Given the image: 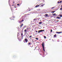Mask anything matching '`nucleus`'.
Here are the masks:
<instances>
[{
	"mask_svg": "<svg viewBox=\"0 0 62 62\" xmlns=\"http://www.w3.org/2000/svg\"><path fill=\"white\" fill-rule=\"evenodd\" d=\"M42 47H43V50L44 52L45 51V49H44V43L43 42L42 44Z\"/></svg>",
	"mask_w": 62,
	"mask_h": 62,
	"instance_id": "1",
	"label": "nucleus"
},
{
	"mask_svg": "<svg viewBox=\"0 0 62 62\" xmlns=\"http://www.w3.org/2000/svg\"><path fill=\"white\" fill-rule=\"evenodd\" d=\"M42 31H44V30H41L38 31V33H39L40 32H42Z\"/></svg>",
	"mask_w": 62,
	"mask_h": 62,
	"instance_id": "2",
	"label": "nucleus"
},
{
	"mask_svg": "<svg viewBox=\"0 0 62 62\" xmlns=\"http://www.w3.org/2000/svg\"><path fill=\"white\" fill-rule=\"evenodd\" d=\"M24 40L25 41H26V43H27V42L28 41V40L27 39H25Z\"/></svg>",
	"mask_w": 62,
	"mask_h": 62,
	"instance_id": "3",
	"label": "nucleus"
},
{
	"mask_svg": "<svg viewBox=\"0 0 62 62\" xmlns=\"http://www.w3.org/2000/svg\"><path fill=\"white\" fill-rule=\"evenodd\" d=\"M62 32H56V33L57 34H60V33H61Z\"/></svg>",
	"mask_w": 62,
	"mask_h": 62,
	"instance_id": "4",
	"label": "nucleus"
},
{
	"mask_svg": "<svg viewBox=\"0 0 62 62\" xmlns=\"http://www.w3.org/2000/svg\"><path fill=\"white\" fill-rule=\"evenodd\" d=\"M57 18L58 19H61V17H57Z\"/></svg>",
	"mask_w": 62,
	"mask_h": 62,
	"instance_id": "5",
	"label": "nucleus"
},
{
	"mask_svg": "<svg viewBox=\"0 0 62 62\" xmlns=\"http://www.w3.org/2000/svg\"><path fill=\"white\" fill-rule=\"evenodd\" d=\"M23 26V24H22L20 26V27H22V26Z\"/></svg>",
	"mask_w": 62,
	"mask_h": 62,
	"instance_id": "6",
	"label": "nucleus"
},
{
	"mask_svg": "<svg viewBox=\"0 0 62 62\" xmlns=\"http://www.w3.org/2000/svg\"><path fill=\"white\" fill-rule=\"evenodd\" d=\"M39 24H42V22H40L39 23Z\"/></svg>",
	"mask_w": 62,
	"mask_h": 62,
	"instance_id": "7",
	"label": "nucleus"
},
{
	"mask_svg": "<svg viewBox=\"0 0 62 62\" xmlns=\"http://www.w3.org/2000/svg\"><path fill=\"white\" fill-rule=\"evenodd\" d=\"M26 26H24L23 27V29H24L25 28H26Z\"/></svg>",
	"mask_w": 62,
	"mask_h": 62,
	"instance_id": "8",
	"label": "nucleus"
},
{
	"mask_svg": "<svg viewBox=\"0 0 62 62\" xmlns=\"http://www.w3.org/2000/svg\"><path fill=\"white\" fill-rule=\"evenodd\" d=\"M44 4H43V5H41V6H40V7H43V6H44Z\"/></svg>",
	"mask_w": 62,
	"mask_h": 62,
	"instance_id": "9",
	"label": "nucleus"
},
{
	"mask_svg": "<svg viewBox=\"0 0 62 62\" xmlns=\"http://www.w3.org/2000/svg\"><path fill=\"white\" fill-rule=\"evenodd\" d=\"M28 44L29 45H31V43H28Z\"/></svg>",
	"mask_w": 62,
	"mask_h": 62,
	"instance_id": "10",
	"label": "nucleus"
},
{
	"mask_svg": "<svg viewBox=\"0 0 62 62\" xmlns=\"http://www.w3.org/2000/svg\"><path fill=\"white\" fill-rule=\"evenodd\" d=\"M54 37H56V34H55V35H54Z\"/></svg>",
	"mask_w": 62,
	"mask_h": 62,
	"instance_id": "11",
	"label": "nucleus"
},
{
	"mask_svg": "<svg viewBox=\"0 0 62 62\" xmlns=\"http://www.w3.org/2000/svg\"><path fill=\"white\" fill-rule=\"evenodd\" d=\"M60 10H62V8H60Z\"/></svg>",
	"mask_w": 62,
	"mask_h": 62,
	"instance_id": "12",
	"label": "nucleus"
},
{
	"mask_svg": "<svg viewBox=\"0 0 62 62\" xmlns=\"http://www.w3.org/2000/svg\"><path fill=\"white\" fill-rule=\"evenodd\" d=\"M53 32V31L52 30V29L51 30V31H50V32L51 33H52Z\"/></svg>",
	"mask_w": 62,
	"mask_h": 62,
	"instance_id": "13",
	"label": "nucleus"
},
{
	"mask_svg": "<svg viewBox=\"0 0 62 62\" xmlns=\"http://www.w3.org/2000/svg\"><path fill=\"white\" fill-rule=\"evenodd\" d=\"M24 31L25 32H26V29L25 30H24Z\"/></svg>",
	"mask_w": 62,
	"mask_h": 62,
	"instance_id": "14",
	"label": "nucleus"
},
{
	"mask_svg": "<svg viewBox=\"0 0 62 62\" xmlns=\"http://www.w3.org/2000/svg\"><path fill=\"white\" fill-rule=\"evenodd\" d=\"M60 17H62V15H60Z\"/></svg>",
	"mask_w": 62,
	"mask_h": 62,
	"instance_id": "15",
	"label": "nucleus"
},
{
	"mask_svg": "<svg viewBox=\"0 0 62 62\" xmlns=\"http://www.w3.org/2000/svg\"><path fill=\"white\" fill-rule=\"evenodd\" d=\"M19 23H22V20L20 21H19Z\"/></svg>",
	"mask_w": 62,
	"mask_h": 62,
	"instance_id": "16",
	"label": "nucleus"
},
{
	"mask_svg": "<svg viewBox=\"0 0 62 62\" xmlns=\"http://www.w3.org/2000/svg\"><path fill=\"white\" fill-rule=\"evenodd\" d=\"M31 37H32V35H31L29 36V38H31Z\"/></svg>",
	"mask_w": 62,
	"mask_h": 62,
	"instance_id": "17",
	"label": "nucleus"
},
{
	"mask_svg": "<svg viewBox=\"0 0 62 62\" xmlns=\"http://www.w3.org/2000/svg\"><path fill=\"white\" fill-rule=\"evenodd\" d=\"M55 8L54 7H53L51 8V9H53V8Z\"/></svg>",
	"mask_w": 62,
	"mask_h": 62,
	"instance_id": "18",
	"label": "nucleus"
},
{
	"mask_svg": "<svg viewBox=\"0 0 62 62\" xmlns=\"http://www.w3.org/2000/svg\"><path fill=\"white\" fill-rule=\"evenodd\" d=\"M56 14H55V13H54V14L53 15V16H54Z\"/></svg>",
	"mask_w": 62,
	"mask_h": 62,
	"instance_id": "19",
	"label": "nucleus"
},
{
	"mask_svg": "<svg viewBox=\"0 0 62 62\" xmlns=\"http://www.w3.org/2000/svg\"><path fill=\"white\" fill-rule=\"evenodd\" d=\"M45 16H48V14H45Z\"/></svg>",
	"mask_w": 62,
	"mask_h": 62,
	"instance_id": "20",
	"label": "nucleus"
},
{
	"mask_svg": "<svg viewBox=\"0 0 62 62\" xmlns=\"http://www.w3.org/2000/svg\"><path fill=\"white\" fill-rule=\"evenodd\" d=\"M44 39H46V37L45 36H44Z\"/></svg>",
	"mask_w": 62,
	"mask_h": 62,
	"instance_id": "21",
	"label": "nucleus"
},
{
	"mask_svg": "<svg viewBox=\"0 0 62 62\" xmlns=\"http://www.w3.org/2000/svg\"><path fill=\"white\" fill-rule=\"evenodd\" d=\"M36 39L37 40H38V38H36Z\"/></svg>",
	"mask_w": 62,
	"mask_h": 62,
	"instance_id": "22",
	"label": "nucleus"
},
{
	"mask_svg": "<svg viewBox=\"0 0 62 62\" xmlns=\"http://www.w3.org/2000/svg\"><path fill=\"white\" fill-rule=\"evenodd\" d=\"M55 12V11H53L51 12V13H53V12Z\"/></svg>",
	"mask_w": 62,
	"mask_h": 62,
	"instance_id": "23",
	"label": "nucleus"
},
{
	"mask_svg": "<svg viewBox=\"0 0 62 62\" xmlns=\"http://www.w3.org/2000/svg\"><path fill=\"white\" fill-rule=\"evenodd\" d=\"M29 29L28 28H26V30H28Z\"/></svg>",
	"mask_w": 62,
	"mask_h": 62,
	"instance_id": "24",
	"label": "nucleus"
},
{
	"mask_svg": "<svg viewBox=\"0 0 62 62\" xmlns=\"http://www.w3.org/2000/svg\"><path fill=\"white\" fill-rule=\"evenodd\" d=\"M22 39H23V36H22Z\"/></svg>",
	"mask_w": 62,
	"mask_h": 62,
	"instance_id": "25",
	"label": "nucleus"
},
{
	"mask_svg": "<svg viewBox=\"0 0 62 62\" xmlns=\"http://www.w3.org/2000/svg\"><path fill=\"white\" fill-rule=\"evenodd\" d=\"M62 3V1H61L60 2V3Z\"/></svg>",
	"mask_w": 62,
	"mask_h": 62,
	"instance_id": "26",
	"label": "nucleus"
},
{
	"mask_svg": "<svg viewBox=\"0 0 62 62\" xmlns=\"http://www.w3.org/2000/svg\"><path fill=\"white\" fill-rule=\"evenodd\" d=\"M23 33H22L21 34V36H23Z\"/></svg>",
	"mask_w": 62,
	"mask_h": 62,
	"instance_id": "27",
	"label": "nucleus"
},
{
	"mask_svg": "<svg viewBox=\"0 0 62 62\" xmlns=\"http://www.w3.org/2000/svg\"><path fill=\"white\" fill-rule=\"evenodd\" d=\"M21 21H22V22H23L24 21L23 20H22Z\"/></svg>",
	"mask_w": 62,
	"mask_h": 62,
	"instance_id": "28",
	"label": "nucleus"
},
{
	"mask_svg": "<svg viewBox=\"0 0 62 62\" xmlns=\"http://www.w3.org/2000/svg\"><path fill=\"white\" fill-rule=\"evenodd\" d=\"M35 8H37V7H38V6H35Z\"/></svg>",
	"mask_w": 62,
	"mask_h": 62,
	"instance_id": "29",
	"label": "nucleus"
},
{
	"mask_svg": "<svg viewBox=\"0 0 62 62\" xmlns=\"http://www.w3.org/2000/svg\"><path fill=\"white\" fill-rule=\"evenodd\" d=\"M37 6L38 7H39V5H38Z\"/></svg>",
	"mask_w": 62,
	"mask_h": 62,
	"instance_id": "30",
	"label": "nucleus"
},
{
	"mask_svg": "<svg viewBox=\"0 0 62 62\" xmlns=\"http://www.w3.org/2000/svg\"><path fill=\"white\" fill-rule=\"evenodd\" d=\"M43 4V3H42L41 4H39V5H41V4Z\"/></svg>",
	"mask_w": 62,
	"mask_h": 62,
	"instance_id": "31",
	"label": "nucleus"
},
{
	"mask_svg": "<svg viewBox=\"0 0 62 62\" xmlns=\"http://www.w3.org/2000/svg\"><path fill=\"white\" fill-rule=\"evenodd\" d=\"M19 4H17V6H19Z\"/></svg>",
	"mask_w": 62,
	"mask_h": 62,
	"instance_id": "32",
	"label": "nucleus"
},
{
	"mask_svg": "<svg viewBox=\"0 0 62 62\" xmlns=\"http://www.w3.org/2000/svg\"><path fill=\"white\" fill-rule=\"evenodd\" d=\"M14 3H15L14 1H13V4H14Z\"/></svg>",
	"mask_w": 62,
	"mask_h": 62,
	"instance_id": "33",
	"label": "nucleus"
},
{
	"mask_svg": "<svg viewBox=\"0 0 62 62\" xmlns=\"http://www.w3.org/2000/svg\"><path fill=\"white\" fill-rule=\"evenodd\" d=\"M58 3H59V1H58Z\"/></svg>",
	"mask_w": 62,
	"mask_h": 62,
	"instance_id": "34",
	"label": "nucleus"
},
{
	"mask_svg": "<svg viewBox=\"0 0 62 62\" xmlns=\"http://www.w3.org/2000/svg\"><path fill=\"white\" fill-rule=\"evenodd\" d=\"M31 39V40H32V38H31V39Z\"/></svg>",
	"mask_w": 62,
	"mask_h": 62,
	"instance_id": "35",
	"label": "nucleus"
},
{
	"mask_svg": "<svg viewBox=\"0 0 62 62\" xmlns=\"http://www.w3.org/2000/svg\"><path fill=\"white\" fill-rule=\"evenodd\" d=\"M36 32H38V31H36Z\"/></svg>",
	"mask_w": 62,
	"mask_h": 62,
	"instance_id": "36",
	"label": "nucleus"
},
{
	"mask_svg": "<svg viewBox=\"0 0 62 62\" xmlns=\"http://www.w3.org/2000/svg\"><path fill=\"white\" fill-rule=\"evenodd\" d=\"M12 6H14V5L13 4L12 5Z\"/></svg>",
	"mask_w": 62,
	"mask_h": 62,
	"instance_id": "37",
	"label": "nucleus"
},
{
	"mask_svg": "<svg viewBox=\"0 0 62 62\" xmlns=\"http://www.w3.org/2000/svg\"><path fill=\"white\" fill-rule=\"evenodd\" d=\"M36 20V19H34V20Z\"/></svg>",
	"mask_w": 62,
	"mask_h": 62,
	"instance_id": "38",
	"label": "nucleus"
},
{
	"mask_svg": "<svg viewBox=\"0 0 62 62\" xmlns=\"http://www.w3.org/2000/svg\"><path fill=\"white\" fill-rule=\"evenodd\" d=\"M15 7V8H16V7Z\"/></svg>",
	"mask_w": 62,
	"mask_h": 62,
	"instance_id": "39",
	"label": "nucleus"
},
{
	"mask_svg": "<svg viewBox=\"0 0 62 62\" xmlns=\"http://www.w3.org/2000/svg\"><path fill=\"white\" fill-rule=\"evenodd\" d=\"M26 34H27V35H28V34H27V33Z\"/></svg>",
	"mask_w": 62,
	"mask_h": 62,
	"instance_id": "40",
	"label": "nucleus"
},
{
	"mask_svg": "<svg viewBox=\"0 0 62 62\" xmlns=\"http://www.w3.org/2000/svg\"><path fill=\"white\" fill-rule=\"evenodd\" d=\"M29 11H30V10H29Z\"/></svg>",
	"mask_w": 62,
	"mask_h": 62,
	"instance_id": "41",
	"label": "nucleus"
},
{
	"mask_svg": "<svg viewBox=\"0 0 62 62\" xmlns=\"http://www.w3.org/2000/svg\"><path fill=\"white\" fill-rule=\"evenodd\" d=\"M57 22H58V21H57Z\"/></svg>",
	"mask_w": 62,
	"mask_h": 62,
	"instance_id": "42",
	"label": "nucleus"
},
{
	"mask_svg": "<svg viewBox=\"0 0 62 62\" xmlns=\"http://www.w3.org/2000/svg\"><path fill=\"white\" fill-rule=\"evenodd\" d=\"M39 1H40V0H39Z\"/></svg>",
	"mask_w": 62,
	"mask_h": 62,
	"instance_id": "43",
	"label": "nucleus"
},
{
	"mask_svg": "<svg viewBox=\"0 0 62 62\" xmlns=\"http://www.w3.org/2000/svg\"><path fill=\"white\" fill-rule=\"evenodd\" d=\"M20 26H21V25H20Z\"/></svg>",
	"mask_w": 62,
	"mask_h": 62,
	"instance_id": "44",
	"label": "nucleus"
}]
</instances>
